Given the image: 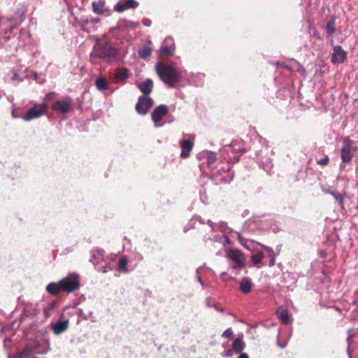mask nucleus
I'll return each instance as SVG.
<instances>
[{
    "label": "nucleus",
    "mask_w": 358,
    "mask_h": 358,
    "mask_svg": "<svg viewBox=\"0 0 358 358\" xmlns=\"http://www.w3.org/2000/svg\"><path fill=\"white\" fill-rule=\"evenodd\" d=\"M151 54L152 48L146 45H144L138 51V56L144 59H148L150 57Z\"/></svg>",
    "instance_id": "nucleus-28"
},
{
    "label": "nucleus",
    "mask_w": 358,
    "mask_h": 358,
    "mask_svg": "<svg viewBox=\"0 0 358 358\" xmlns=\"http://www.w3.org/2000/svg\"><path fill=\"white\" fill-rule=\"evenodd\" d=\"M93 12L97 15H103L109 11V9L106 8V0H97L92 3Z\"/></svg>",
    "instance_id": "nucleus-18"
},
{
    "label": "nucleus",
    "mask_w": 358,
    "mask_h": 358,
    "mask_svg": "<svg viewBox=\"0 0 358 358\" xmlns=\"http://www.w3.org/2000/svg\"><path fill=\"white\" fill-rule=\"evenodd\" d=\"M69 326V320H65L63 321H57L56 322H51L50 324V329L52 330L55 335H59L67 330Z\"/></svg>",
    "instance_id": "nucleus-16"
},
{
    "label": "nucleus",
    "mask_w": 358,
    "mask_h": 358,
    "mask_svg": "<svg viewBox=\"0 0 358 358\" xmlns=\"http://www.w3.org/2000/svg\"><path fill=\"white\" fill-rule=\"evenodd\" d=\"M217 310L220 311V312H223L224 311L223 309H218V308L217 309Z\"/></svg>",
    "instance_id": "nucleus-48"
},
{
    "label": "nucleus",
    "mask_w": 358,
    "mask_h": 358,
    "mask_svg": "<svg viewBox=\"0 0 358 358\" xmlns=\"http://www.w3.org/2000/svg\"><path fill=\"white\" fill-rule=\"evenodd\" d=\"M343 145L341 149V158L343 162H350L353 158V153L357 150L356 142L349 137L343 138Z\"/></svg>",
    "instance_id": "nucleus-7"
},
{
    "label": "nucleus",
    "mask_w": 358,
    "mask_h": 358,
    "mask_svg": "<svg viewBox=\"0 0 358 358\" xmlns=\"http://www.w3.org/2000/svg\"><path fill=\"white\" fill-rule=\"evenodd\" d=\"M128 259L126 256L122 257L118 262V271L120 273H127L129 269L127 268Z\"/></svg>",
    "instance_id": "nucleus-29"
},
{
    "label": "nucleus",
    "mask_w": 358,
    "mask_h": 358,
    "mask_svg": "<svg viewBox=\"0 0 358 358\" xmlns=\"http://www.w3.org/2000/svg\"><path fill=\"white\" fill-rule=\"evenodd\" d=\"M225 257L229 264V268L234 270H240L245 266L246 258L240 250L228 248Z\"/></svg>",
    "instance_id": "nucleus-4"
},
{
    "label": "nucleus",
    "mask_w": 358,
    "mask_h": 358,
    "mask_svg": "<svg viewBox=\"0 0 358 358\" xmlns=\"http://www.w3.org/2000/svg\"><path fill=\"white\" fill-rule=\"evenodd\" d=\"M352 338H349L348 336V338H347V342H348V355H349L350 358H351V357H352V354H351V352H350V346L351 343H352Z\"/></svg>",
    "instance_id": "nucleus-40"
},
{
    "label": "nucleus",
    "mask_w": 358,
    "mask_h": 358,
    "mask_svg": "<svg viewBox=\"0 0 358 358\" xmlns=\"http://www.w3.org/2000/svg\"><path fill=\"white\" fill-rule=\"evenodd\" d=\"M55 95V92H50L49 93L46 94L44 97H43V103H45L49 101H52L54 99V96Z\"/></svg>",
    "instance_id": "nucleus-33"
},
{
    "label": "nucleus",
    "mask_w": 358,
    "mask_h": 358,
    "mask_svg": "<svg viewBox=\"0 0 358 358\" xmlns=\"http://www.w3.org/2000/svg\"><path fill=\"white\" fill-rule=\"evenodd\" d=\"M327 192L328 194H331V196H333L334 198L336 201H338V203L340 204L341 206H343V201H344L345 195V193H343V194H338V193H336V192L330 191V190L327 191Z\"/></svg>",
    "instance_id": "nucleus-31"
},
{
    "label": "nucleus",
    "mask_w": 358,
    "mask_h": 358,
    "mask_svg": "<svg viewBox=\"0 0 358 358\" xmlns=\"http://www.w3.org/2000/svg\"><path fill=\"white\" fill-rule=\"evenodd\" d=\"M238 239L239 243L244 246L245 248L249 249V248L245 244V239L243 238L240 234L238 235Z\"/></svg>",
    "instance_id": "nucleus-38"
},
{
    "label": "nucleus",
    "mask_w": 358,
    "mask_h": 358,
    "mask_svg": "<svg viewBox=\"0 0 358 358\" xmlns=\"http://www.w3.org/2000/svg\"><path fill=\"white\" fill-rule=\"evenodd\" d=\"M224 150L229 155V159L236 162L241 155L245 152L244 142L242 140L233 141L230 145L225 147Z\"/></svg>",
    "instance_id": "nucleus-5"
},
{
    "label": "nucleus",
    "mask_w": 358,
    "mask_h": 358,
    "mask_svg": "<svg viewBox=\"0 0 358 358\" xmlns=\"http://www.w3.org/2000/svg\"><path fill=\"white\" fill-rule=\"evenodd\" d=\"M238 358H249V357H248V354L243 352V353L240 354V355Z\"/></svg>",
    "instance_id": "nucleus-44"
},
{
    "label": "nucleus",
    "mask_w": 358,
    "mask_h": 358,
    "mask_svg": "<svg viewBox=\"0 0 358 358\" xmlns=\"http://www.w3.org/2000/svg\"><path fill=\"white\" fill-rule=\"evenodd\" d=\"M139 3L136 0H120L115 6L114 10L122 13L128 9L136 8Z\"/></svg>",
    "instance_id": "nucleus-13"
},
{
    "label": "nucleus",
    "mask_w": 358,
    "mask_h": 358,
    "mask_svg": "<svg viewBox=\"0 0 358 358\" xmlns=\"http://www.w3.org/2000/svg\"><path fill=\"white\" fill-rule=\"evenodd\" d=\"M217 159L216 155L215 152H210L206 156V164L210 169H213L214 164Z\"/></svg>",
    "instance_id": "nucleus-30"
},
{
    "label": "nucleus",
    "mask_w": 358,
    "mask_h": 358,
    "mask_svg": "<svg viewBox=\"0 0 358 358\" xmlns=\"http://www.w3.org/2000/svg\"><path fill=\"white\" fill-rule=\"evenodd\" d=\"M264 248L267 250L268 256L269 258L275 257V252L271 248L265 246Z\"/></svg>",
    "instance_id": "nucleus-37"
},
{
    "label": "nucleus",
    "mask_w": 358,
    "mask_h": 358,
    "mask_svg": "<svg viewBox=\"0 0 358 358\" xmlns=\"http://www.w3.org/2000/svg\"><path fill=\"white\" fill-rule=\"evenodd\" d=\"M73 100L69 96H64L52 104V110L58 114H66L73 110Z\"/></svg>",
    "instance_id": "nucleus-8"
},
{
    "label": "nucleus",
    "mask_w": 358,
    "mask_h": 358,
    "mask_svg": "<svg viewBox=\"0 0 358 358\" xmlns=\"http://www.w3.org/2000/svg\"><path fill=\"white\" fill-rule=\"evenodd\" d=\"M129 77V69L127 68H118L115 71V78L117 81L125 83Z\"/></svg>",
    "instance_id": "nucleus-22"
},
{
    "label": "nucleus",
    "mask_w": 358,
    "mask_h": 358,
    "mask_svg": "<svg viewBox=\"0 0 358 358\" xmlns=\"http://www.w3.org/2000/svg\"><path fill=\"white\" fill-rule=\"evenodd\" d=\"M99 21H100V19L98 17L92 18L90 20V22L92 24H96V23L99 22Z\"/></svg>",
    "instance_id": "nucleus-42"
},
{
    "label": "nucleus",
    "mask_w": 358,
    "mask_h": 358,
    "mask_svg": "<svg viewBox=\"0 0 358 358\" xmlns=\"http://www.w3.org/2000/svg\"><path fill=\"white\" fill-rule=\"evenodd\" d=\"M273 64L275 66H280V67H282L284 69H288V70H291V68L289 66H288L287 65L285 64H281L280 62H275Z\"/></svg>",
    "instance_id": "nucleus-39"
},
{
    "label": "nucleus",
    "mask_w": 358,
    "mask_h": 358,
    "mask_svg": "<svg viewBox=\"0 0 358 358\" xmlns=\"http://www.w3.org/2000/svg\"><path fill=\"white\" fill-rule=\"evenodd\" d=\"M169 113L168 107L166 105H159L154 109L151 116L152 120L155 123V126L158 127L162 126L164 124L162 123V118L166 116Z\"/></svg>",
    "instance_id": "nucleus-11"
},
{
    "label": "nucleus",
    "mask_w": 358,
    "mask_h": 358,
    "mask_svg": "<svg viewBox=\"0 0 358 358\" xmlns=\"http://www.w3.org/2000/svg\"><path fill=\"white\" fill-rule=\"evenodd\" d=\"M233 335V331L231 328L227 329L222 334V337L230 338Z\"/></svg>",
    "instance_id": "nucleus-35"
},
{
    "label": "nucleus",
    "mask_w": 358,
    "mask_h": 358,
    "mask_svg": "<svg viewBox=\"0 0 358 358\" xmlns=\"http://www.w3.org/2000/svg\"><path fill=\"white\" fill-rule=\"evenodd\" d=\"M352 331H353V329H348V336L350 338H353V334H352Z\"/></svg>",
    "instance_id": "nucleus-43"
},
{
    "label": "nucleus",
    "mask_w": 358,
    "mask_h": 358,
    "mask_svg": "<svg viewBox=\"0 0 358 358\" xmlns=\"http://www.w3.org/2000/svg\"><path fill=\"white\" fill-rule=\"evenodd\" d=\"M94 85L99 91H103L108 88V82L104 77H99L95 80Z\"/></svg>",
    "instance_id": "nucleus-26"
},
{
    "label": "nucleus",
    "mask_w": 358,
    "mask_h": 358,
    "mask_svg": "<svg viewBox=\"0 0 358 358\" xmlns=\"http://www.w3.org/2000/svg\"><path fill=\"white\" fill-rule=\"evenodd\" d=\"M329 158L327 155H325V157L324 158L317 159L316 161V163L318 165H321V166H326L329 164Z\"/></svg>",
    "instance_id": "nucleus-34"
},
{
    "label": "nucleus",
    "mask_w": 358,
    "mask_h": 358,
    "mask_svg": "<svg viewBox=\"0 0 358 358\" xmlns=\"http://www.w3.org/2000/svg\"><path fill=\"white\" fill-rule=\"evenodd\" d=\"M175 49L176 48L173 38L171 36H167L160 47V52L162 54L172 56L174 55Z\"/></svg>",
    "instance_id": "nucleus-14"
},
{
    "label": "nucleus",
    "mask_w": 358,
    "mask_h": 358,
    "mask_svg": "<svg viewBox=\"0 0 358 358\" xmlns=\"http://www.w3.org/2000/svg\"><path fill=\"white\" fill-rule=\"evenodd\" d=\"M276 315L283 324H288L290 322V317L288 311L282 307H280L276 310Z\"/></svg>",
    "instance_id": "nucleus-23"
},
{
    "label": "nucleus",
    "mask_w": 358,
    "mask_h": 358,
    "mask_svg": "<svg viewBox=\"0 0 358 358\" xmlns=\"http://www.w3.org/2000/svg\"><path fill=\"white\" fill-rule=\"evenodd\" d=\"M155 69L160 79L169 87H174L181 80V73L172 64H157Z\"/></svg>",
    "instance_id": "nucleus-2"
},
{
    "label": "nucleus",
    "mask_w": 358,
    "mask_h": 358,
    "mask_svg": "<svg viewBox=\"0 0 358 358\" xmlns=\"http://www.w3.org/2000/svg\"><path fill=\"white\" fill-rule=\"evenodd\" d=\"M208 224L213 228V222L211 220L208 221Z\"/></svg>",
    "instance_id": "nucleus-46"
},
{
    "label": "nucleus",
    "mask_w": 358,
    "mask_h": 358,
    "mask_svg": "<svg viewBox=\"0 0 358 358\" xmlns=\"http://www.w3.org/2000/svg\"><path fill=\"white\" fill-rule=\"evenodd\" d=\"M8 358H15V357H12L11 355H9Z\"/></svg>",
    "instance_id": "nucleus-49"
},
{
    "label": "nucleus",
    "mask_w": 358,
    "mask_h": 358,
    "mask_svg": "<svg viewBox=\"0 0 358 358\" xmlns=\"http://www.w3.org/2000/svg\"><path fill=\"white\" fill-rule=\"evenodd\" d=\"M347 58V52L339 45H333V53L331 57V62L333 64H342Z\"/></svg>",
    "instance_id": "nucleus-12"
},
{
    "label": "nucleus",
    "mask_w": 358,
    "mask_h": 358,
    "mask_svg": "<svg viewBox=\"0 0 358 358\" xmlns=\"http://www.w3.org/2000/svg\"><path fill=\"white\" fill-rule=\"evenodd\" d=\"M60 286L63 292L71 293L79 289L80 286L79 275L76 273H71L60 280Z\"/></svg>",
    "instance_id": "nucleus-6"
},
{
    "label": "nucleus",
    "mask_w": 358,
    "mask_h": 358,
    "mask_svg": "<svg viewBox=\"0 0 358 358\" xmlns=\"http://www.w3.org/2000/svg\"><path fill=\"white\" fill-rule=\"evenodd\" d=\"M46 290L52 295H58L62 292V287L60 286V280L57 283L51 282L48 285Z\"/></svg>",
    "instance_id": "nucleus-24"
},
{
    "label": "nucleus",
    "mask_w": 358,
    "mask_h": 358,
    "mask_svg": "<svg viewBox=\"0 0 358 358\" xmlns=\"http://www.w3.org/2000/svg\"><path fill=\"white\" fill-rule=\"evenodd\" d=\"M221 171H223L224 173H226V176H221L218 179V180L222 183L230 182L233 180L234 176L231 173L229 172V166L227 165V166L225 168L220 167V169H218L217 172H218V174L220 176L222 175L220 173Z\"/></svg>",
    "instance_id": "nucleus-21"
},
{
    "label": "nucleus",
    "mask_w": 358,
    "mask_h": 358,
    "mask_svg": "<svg viewBox=\"0 0 358 358\" xmlns=\"http://www.w3.org/2000/svg\"><path fill=\"white\" fill-rule=\"evenodd\" d=\"M48 110V105L45 103H35L33 107L30 108L26 113H24L22 118L24 121H30L34 119L39 118L44 115Z\"/></svg>",
    "instance_id": "nucleus-9"
},
{
    "label": "nucleus",
    "mask_w": 358,
    "mask_h": 358,
    "mask_svg": "<svg viewBox=\"0 0 358 358\" xmlns=\"http://www.w3.org/2000/svg\"><path fill=\"white\" fill-rule=\"evenodd\" d=\"M52 310V307L51 306H48L43 308V313H44L45 317H48L50 316Z\"/></svg>",
    "instance_id": "nucleus-36"
},
{
    "label": "nucleus",
    "mask_w": 358,
    "mask_h": 358,
    "mask_svg": "<svg viewBox=\"0 0 358 358\" xmlns=\"http://www.w3.org/2000/svg\"><path fill=\"white\" fill-rule=\"evenodd\" d=\"M118 52V48L110 43H98L90 54V61L92 64H97L96 59H102L111 62L117 58Z\"/></svg>",
    "instance_id": "nucleus-1"
},
{
    "label": "nucleus",
    "mask_w": 358,
    "mask_h": 358,
    "mask_svg": "<svg viewBox=\"0 0 358 358\" xmlns=\"http://www.w3.org/2000/svg\"><path fill=\"white\" fill-rule=\"evenodd\" d=\"M90 262L98 271L103 273L112 271L115 263L114 259L101 249L93 250L91 252Z\"/></svg>",
    "instance_id": "nucleus-3"
},
{
    "label": "nucleus",
    "mask_w": 358,
    "mask_h": 358,
    "mask_svg": "<svg viewBox=\"0 0 358 358\" xmlns=\"http://www.w3.org/2000/svg\"><path fill=\"white\" fill-rule=\"evenodd\" d=\"M18 78L17 73H15L13 77V80H17Z\"/></svg>",
    "instance_id": "nucleus-45"
},
{
    "label": "nucleus",
    "mask_w": 358,
    "mask_h": 358,
    "mask_svg": "<svg viewBox=\"0 0 358 358\" xmlns=\"http://www.w3.org/2000/svg\"><path fill=\"white\" fill-rule=\"evenodd\" d=\"M245 344L243 341V338H236L232 344V348L236 354L241 353L244 350Z\"/></svg>",
    "instance_id": "nucleus-25"
},
{
    "label": "nucleus",
    "mask_w": 358,
    "mask_h": 358,
    "mask_svg": "<svg viewBox=\"0 0 358 358\" xmlns=\"http://www.w3.org/2000/svg\"><path fill=\"white\" fill-rule=\"evenodd\" d=\"M263 257H264L263 252H257V253L252 255L251 260L255 265H259V264L262 263Z\"/></svg>",
    "instance_id": "nucleus-32"
},
{
    "label": "nucleus",
    "mask_w": 358,
    "mask_h": 358,
    "mask_svg": "<svg viewBox=\"0 0 358 358\" xmlns=\"http://www.w3.org/2000/svg\"><path fill=\"white\" fill-rule=\"evenodd\" d=\"M140 91L145 95H149L152 92L153 82L151 79L148 78L144 82L138 85Z\"/></svg>",
    "instance_id": "nucleus-20"
},
{
    "label": "nucleus",
    "mask_w": 358,
    "mask_h": 358,
    "mask_svg": "<svg viewBox=\"0 0 358 358\" xmlns=\"http://www.w3.org/2000/svg\"><path fill=\"white\" fill-rule=\"evenodd\" d=\"M47 350L45 348L41 350L31 345H28L19 353V358H36L34 355L45 354Z\"/></svg>",
    "instance_id": "nucleus-15"
},
{
    "label": "nucleus",
    "mask_w": 358,
    "mask_h": 358,
    "mask_svg": "<svg viewBox=\"0 0 358 358\" xmlns=\"http://www.w3.org/2000/svg\"><path fill=\"white\" fill-rule=\"evenodd\" d=\"M154 101L151 97L147 96H141L138 99L135 108L138 114L145 115L148 113Z\"/></svg>",
    "instance_id": "nucleus-10"
},
{
    "label": "nucleus",
    "mask_w": 358,
    "mask_h": 358,
    "mask_svg": "<svg viewBox=\"0 0 358 358\" xmlns=\"http://www.w3.org/2000/svg\"><path fill=\"white\" fill-rule=\"evenodd\" d=\"M275 264V257H271V258H269V262H268V266L271 267L273 266H274Z\"/></svg>",
    "instance_id": "nucleus-41"
},
{
    "label": "nucleus",
    "mask_w": 358,
    "mask_h": 358,
    "mask_svg": "<svg viewBox=\"0 0 358 358\" xmlns=\"http://www.w3.org/2000/svg\"><path fill=\"white\" fill-rule=\"evenodd\" d=\"M193 143L189 139H183L180 141L181 148L180 157L187 158L189 156V152L193 148Z\"/></svg>",
    "instance_id": "nucleus-17"
},
{
    "label": "nucleus",
    "mask_w": 358,
    "mask_h": 358,
    "mask_svg": "<svg viewBox=\"0 0 358 358\" xmlns=\"http://www.w3.org/2000/svg\"><path fill=\"white\" fill-rule=\"evenodd\" d=\"M336 22L335 17H332L329 21L327 22L326 25V31L327 36H331L336 32Z\"/></svg>",
    "instance_id": "nucleus-27"
},
{
    "label": "nucleus",
    "mask_w": 358,
    "mask_h": 358,
    "mask_svg": "<svg viewBox=\"0 0 358 358\" xmlns=\"http://www.w3.org/2000/svg\"><path fill=\"white\" fill-rule=\"evenodd\" d=\"M278 346L281 348H284L286 346V344H278Z\"/></svg>",
    "instance_id": "nucleus-47"
},
{
    "label": "nucleus",
    "mask_w": 358,
    "mask_h": 358,
    "mask_svg": "<svg viewBox=\"0 0 358 358\" xmlns=\"http://www.w3.org/2000/svg\"><path fill=\"white\" fill-rule=\"evenodd\" d=\"M252 288V282L250 278L244 277L239 282V289L240 291L245 294H249Z\"/></svg>",
    "instance_id": "nucleus-19"
}]
</instances>
